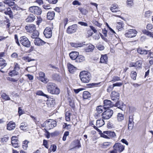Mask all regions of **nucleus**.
<instances>
[{
    "instance_id": "1",
    "label": "nucleus",
    "mask_w": 153,
    "mask_h": 153,
    "mask_svg": "<svg viewBox=\"0 0 153 153\" xmlns=\"http://www.w3.org/2000/svg\"><path fill=\"white\" fill-rule=\"evenodd\" d=\"M48 91L51 94H58L60 93V90L56 85L52 82L48 83L47 86Z\"/></svg>"
},
{
    "instance_id": "2",
    "label": "nucleus",
    "mask_w": 153,
    "mask_h": 153,
    "mask_svg": "<svg viewBox=\"0 0 153 153\" xmlns=\"http://www.w3.org/2000/svg\"><path fill=\"white\" fill-rule=\"evenodd\" d=\"M79 77L82 82L84 83L89 82L91 79V75L89 72L86 71H82L80 72Z\"/></svg>"
},
{
    "instance_id": "3",
    "label": "nucleus",
    "mask_w": 153,
    "mask_h": 153,
    "mask_svg": "<svg viewBox=\"0 0 153 153\" xmlns=\"http://www.w3.org/2000/svg\"><path fill=\"white\" fill-rule=\"evenodd\" d=\"M113 150L111 151L110 153H120L125 149V146L120 143L115 144L113 146Z\"/></svg>"
},
{
    "instance_id": "4",
    "label": "nucleus",
    "mask_w": 153,
    "mask_h": 153,
    "mask_svg": "<svg viewBox=\"0 0 153 153\" xmlns=\"http://www.w3.org/2000/svg\"><path fill=\"white\" fill-rule=\"evenodd\" d=\"M147 30L144 29L142 31L143 33L148 36L153 38V25L151 24H149L146 26Z\"/></svg>"
},
{
    "instance_id": "5",
    "label": "nucleus",
    "mask_w": 153,
    "mask_h": 153,
    "mask_svg": "<svg viewBox=\"0 0 153 153\" xmlns=\"http://www.w3.org/2000/svg\"><path fill=\"white\" fill-rule=\"evenodd\" d=\"M100 135L101 137L106 139H110L115 137L116 135L114 131H104L103 133H101Z\"/></svg>"
},
{
    "instance_id": "6",
    "label": "nucleus",
    "mask_w": 153,
    "mask_h": 153,
    "mask_svg": "<svg viewBox=\"0 0 153 153\" xmlns=\"http://www.w3.org/2000/svg\"><path fill=\"white\" fill-rule=\"evenodd\" d=\"M46 127L48 130L53 128L56 126V122L50 119L46 121L45 123Z\"/></svg>"
},
{
    "instance_id": "7",
    "label": "nucleus",
    "mask_w": 153,
    "mask_h": 153,
    "mask_svg": "<svg viewBox=\"0 0 153 153\" xmlns=\"http://www.w3.org/2000/svg\"><path fill=\"white\" fill-rule=\"evenodd\" d=\"M19 41L20 43L25 47L29 48L30 46V42L25 36L21 37L20 38Z\"/></svg>"
},
{
    "instance_id": "8",
    "label": "nucleus",
    "mask_w": 153,
    "mask_h": 153,
    "mask_svg": "<svg viewBox=\"0 0 153 153\" xmlns=\"http://www.w3.org/2000/svg\"><path fill=\"white\" fill-rule=\"evenodd\" d=\"M29 11L31 13L36 15H40L42 13L41 9L37 6H33L29 8Z\"/></svg>"
},
{
    "instance_id": "9",
    "label": "nucleus",
    "mask_w": 153,
    "mask_h": 153,
    "mask_svg": "<svg viewBox=\"0 0 153 153\" xmlns=\"http://www.w3.org/2000/svg\"><path fill=\"white\" fill-rule=\"evenodd\" d=\"M113 113L112 110L110 109H108L102 113V117L103 119H108L111 117Z\"/></svg>"
},
{
    "instance_id": "10",
    "label": "nucleus",
    "mask_w": 153,
    "mask_h": 153,
    "mask_svg": "<svg viewBox=\"0 0 153 153\" xmlns=\"http://www.w3.org/2000/svg\"><path fill=\"white\" fill-rule=\"evenodd\" d=\"M137 31L135 30L130 29L125 33V36L128 38H132L135 36Z\"/></svg>"
},
{
    "instance_id": "11",
    "label": "nucleus",
    "mask_w": 153,
    "mask_h": 153,
    "mask_svg": "<svg viewBox=\"0 0 153 153\" xmlns=\"http://www.w3.org/2000/svg\"><path fill=\"white\" fill-rule=\"evenodd\" d=\"M52 29L51 28L47 27L45 29L44 31V34L46 38H50L52 36Z\"/></svg>"
},
{
    "instance_id": "12",
    "label": "nucleus",
    "mask_w": 153,
    "mask_h": 153,
    "mask_svg": "<svg viewBox=\"0 0 153 153\" xmlns=\"http://www.w3.org/2000/svg\"><path fill=\"white\" fill-rule=\"evenodd\" d=\"M105 124L104 121L103 119H100L97 121L96 126H93V127L96 130L98 131H101L98 127H100L103 126Z\"/></svg>"
},
{
    "instance_id": "13",
    "label": "nucleus",
    "mask_w": 153,
    "mask_h": 153,
    "mask_svg": "<svg viewBox=\"0 0 153 153\" xmlns=\"http://www.w3.org/2000/svg\"><path fill=\"white\" fill-rule=\"evenodd\" d=\"M142 64V61L141 60H139L135 62H131L129 64V67H134L137 68H141Z\"/></svg>"
},
{
    "instance_id": "14",
    "label": "nucleus",
    "mask_w": 153,
    "mask_h": 153,
    "mask_svg": "<svg viewBox=\"0 0 153 153\" xmlns=\"http://www.w3.org/2000/svg\"><path fill=\"white\" fill-rule=\"evenodd\" d=\"M110 9L112 12H118V14H120L121 13V12L120 11L118 6L116 4H112L110 7Z\"/></svg>"
},
{
    "instance_id": "15",
    "label": "nucleus",
    "mask_w": 153,
    "mask_h": 153,
    "mask_svg": "<svg viewBox=\"0 0 153 153\" xmlns=\"http://www.w3.org/2000/svg\"><path fill=\"white\" fill-rule=\"evenodd\" d=\"M39 76L37 77V79L41 81L42 82L46 83L48 81L47 79L45 78V74L42 72H40L39 73Z\"/></svg>"
},
{
    "instance_id": "16",
    "label": "nucleus",
    "mask_w": 153,
    "mask_h": 153,
    "mask_svg": "<svg viewBox=\"0 0 153 153\" xmlns=\"http://www.w3.org/2000/svg\"><path fill=\"white\" fill-rule=\"evenodd\" d=\"M103 103L104 104V107L105 108V109L111 107L114 105L113 103L110 100H104Z\"/></svg>"
},
{
    "instance_id": "17",
    "label": "nucleus",
    "mask_w": 153,
    "mask_h": 153,
    "mask_svg": "<svg viewBox=\"0 0 153 153\" xmlns=\"http://www.w3.org/2000/svg\"><path fill=\"white\" fill-rule=\"evenodd\" d=\"M25 29L27 31L30 33H32L35 31H36V30L35 25H29L26 26Z\"/></svg>"
},
{
    "instance_id": "18",
    "label": "nucleus",
    "mask_w": 153,
    "mask_h": 153,
    "mask_svg": "<svg viewBox=\"0 0 153 153\" xmlns=\"http://www.w3.org/2000/svg\"><path fill=\"white\" fill-rule=\"evenodd\" d=\"M76 30V25H75L69 26L67 28V32L69 34H71L75 32Z\"/></svg>"
},
{
    "instance_id": "19",
    "label": "nucleus",
    "mask_w": 153,
    "mask_h": 153,
    "mask_svg": "<svg viewBox=\"0 0 153 153\" xmlns=\"http://www.w3.org/2000/svg\"><path fill=\"white\" fill-rule=\"evenodd\" d=\"M19 68L16 66L13 70L10 71L9 73V75L12 77L14 76H18L17 77L19 76V73L17 71L18 70H19Z\"/></svg>"
},
{
    "instance_id": "20",
    "label": "nucleus",
    "mask_w": 153,
    "mask_h": 153,
    "mask_svg": "<svg viewBox=\"0 0 153 153\" xmlns=\"http://www.w3.org/2000/svg\"><path fill=\"white\" fill-rule=\"evenodd\" d=\"M35 45L39 46L42 45L45 43V42L39 38L35 39L34 40Z\"/></svg>"
},
{
    "instance_id": "21",
    "label": "nucleus",
    "mask_w": 153,
    "mask_h": 153,
    "mask_svg": "<svg viewBox=\"0 0 153 153\" xmlns=\"http://www.w3.org/2000/svg\"><path fill=\"white\" fill-rule=\"evenodd\" d=\"M111 96L112 100H118L119 97V94L116 91H113L111 93Z\"/></svg>"
},
{
    "instance_id": "22",
    "label": "nucleus",
    "mask_w": 153,
    "mask_h": 153,
    "mask_svg": "<svg viewBox=\"0 0 153 153\" xmlns=\"http://www.w3.org/2000/svg\"><path fill=\"white\" fill-rule=\"evenodd\" d=\"M16 124L13 121L10 122L7 124V129L9 130H12L15 128Z\"/></svg>"
},
{
    "instance_id": "23",
    "label": "nucleus",
    "mask_w": 153,
    "mask_h": 153,
    "mask_svg": "<svg viewBox=\"0 0 153 153\" xmlns=\"http://www.w3.org/2000/svg\"><path fill=\"white\" fill-rule=\"evenodd\" d=\"M78 55L79 53L76 51L72 52L69 54L70 57L72 60H76Z\"/></svg>"
},
{
    "instance_id": "24",
    "label": "nucleus",
    "mask_w": 153,
    "mask_h": 153,
    "mask_svg": "<svg viewBox=\"0 0 153 153\" xmlns=\"http://www.w3.org/2000/svg\"><path fill=\"white\" fill-rule=\"evenodd\" d=\"M107 61L108 57L107 55L106 54L102 55L100 58V63L106 64Z\"/></svg>"
},
{
    "instance_id": "25",
    "label": "nucleus",
    "mask_w": 153,
    "mask_h": 153,
    "mask_svg": "<svg viewBox=\"0 0 153 153\" xmlns=\"http://www.w3.org/2000/svg\"><path fill=\"white\" fill-rule=\"evenodd\" d=\"M67 66L68 71L70 73H73L76 69V68L70 63H68L67 64Z\"/></svg>"
},
{
    "instance_id": "26",
    "label": "nucleus",
    "mask_w": 153,
    "mask_h": 153,
    "mask_svg": "<svg viewBox=\"0 0 153 153\" xmlns=\"http://www.w3.org/2000/svg\"><path fill=\"white\" fill-rule=\"evenodd\" d=\"M104 109H105V108L103 106L100 105L98 106L96 108V110L97 112V113H95V115L97 117H99L98 114H100L103 111V110Z\"/></svg>"
},
{
    "instance_id": "27",
    "label": "nucleus",
    "mask_w": 153,
    "mask_h": 153,
    "mask_svg": "<svg viewBox=\"0 0 153 153\" xmlns=\"http://www.w3.org/2000/svg\"><path fill=\"white\" fill-rule=\"evenodd\" d=\"M149 51H147L142 49L141 48H139L137 49V52L138 53L141 55H146L148 53V52Z\"/></svg>"
},
{
    "instance_id": "28",
    "label": "nucleus",
    "mask_w": 153,
    "mask_h": 153,
    "mask_svg": "<svg viewBox=\"0 0 153 153\" xmlns=\"http://www.w3.org/2000/svg\"><path fill=\"white\" fill-rule=\"evenodd\" d=\"M55 15V13L54 11L49 12L47 14V18L50 20L53 19Z\"/></svg>"
},
{
    "instance_id": "29",
    "label": "nucleus",
    "mask_w": 153,
    "mask_h": 153,
    "mask_svg": "<svg viewBox=\"0 0 153 153\" xmlns=\"http://www.w3.org/2000/svg\"><path fill=\"white\" fill-rule=\"evenodd\" d=\"M70 45L72 47L75 48L81 47H82L84 45L82 43H76L74 42H71Z\"/></svg>"
},
{
    "instance_id": "30",
    "label": "nucleus",
    "mask_w": 153,
    "mask_h": 153,
    "mask_svg": "<svg viewBox=\"0 0 153 153\" xmlns=\"http://www.w3.org/2000/svg\"><path fill=\"white\" fill-rule=\"evenodd\" d=\"M6 10H5L4 11V13L6 15H8L10 17H13V14L11 10V9L9 7L6 8Z\"/></svg>"
},
{
    "instance_id": "31",
    "label": "nucleus",
    "mask_w": 153,
    "mask_h": 153,
    "mask_svg": "<svg viewBox=\"0 0 153 153\" xmlns=\"http://www.w3.org/2000/svg\"><path fill=\"white\" fill-rule=\"evenodd\" d=\"M20 128L22 130H27L28 129L27 124L25 122L21 123L20 126Z\"/></svg>"
},
{
    "instance_id": "32",
    "label": "nucleus",
    "mask_w": 153,
    "mask_h": 153,
    "mask_svg": "<svg viewBox=\"0 0 153 153\" xmlns=\"http://www.w3.org/2000/svg\"><path fill=\"white\" fill-rule=\"evenodd\" d=\"M116 27L118 30L121 31L123 29V23L122 22H117L116 24Z\"/></svg>"
},
{
    "instance_id": "33",
    "label": "nucleus",
    "mask_w": 153,
    "mask_h": 153,
    "mask_svg": "<svg viewBox=\"0 0 153 153\" xmlns=\"http://www.w3.org/2000/svg\"><path fill=\"white\" fill-rule=\"evenodd\" d=\"M91 97L90 93L88 91H84L83 93V97L84 99H87Z\"/></svg>"
},
{
    "instance_id": "34",
    "label": "nucleus",
    "mask_w": 153,
    "mask_h": 153,
    "mask_svg": "<svg viewBox=\"0 0 153 153\" xmlns=\"http://www.w3.org/2000/svg\"><path fill=\"white\" fill-rule=\"evenodd\" d=\"M35 19V16L33 14H30L26 19V21L27 22H33Z\"/></svg>"
},
{
    "instance_id": "35",
    "label": "nucleus",
    "mask_w": 153,
    "mask_h": 153,
    "mask_svg": "<svg viewBox=\"0 0 153 153\" xmlns=\"http://www.w3.org/2000/svg\"><path fill=\"white\" fill-rule=\"evenodd\" d=\"M14 1L15 0H4V2L8 6H13L15 4L14 2Z\"/></svg>"
},
{
    "instance_id": "36",
    "label": "nucleus",
    "mask_w": 153,
    "mask_h": 153,
    "mask_svg": "<svg viewBox=\"0 0 153 153\" xmlns=\"http://www.w3.org/2000/svg\"><path fill=\"white\" fill-rule=\"evenodd\" d=\"M6 4L4 2V1H3L2 2H0V11L2 12L3 11H4L6 10V7H5V4Z\"/></svg>"
},
{
    "instance_id": "37",
    "label": "nucleus",
    "mask_w": 153,
    "mask_h": 153,
    "mask_svg": "<svg viewBox=\"0 0 153 153\" xmlns=\"http://www.w3.org/2000/svg\"><path fill=\"white\" fill-rule=\"evenodd\" d=\"M85 60V58L82 55H78L76 60V61L77 62H81Z\"/></svg>"
},
{
    "instance_id": "38",
    "label": "nucleus",
    "mask_w": 153,
    "mask_h": 153,
    "mask_svg": "<svg viewBox=\"0 0 153 153\" xmlns=\"http://www.w3.org/2000/svg\"><path fill=\"white\" fill-rule=\"evenodd\" d=\"M94 48V46L90 44L87 46L85 49V51L87 52H90L92 51Z\"/></svg>"
},
{
    "instance_id": "39",
    "label": "nucleus",
    "mask_w": 153,
    "mask_h": 153,
    "mask_svg": "<svg viewBox=\"0 0 153 153\" xmlns=\"http://www.w3.org/2000/svg\"><path fill=\"white\" fill-rule=\"evenodd\" d=\"M22 59L26 62H30L31 61H34V59H32L28 56H24L22 57Z\"/></svg>"
},
{
    "instance_id": "40",
    "label": "nucleus",
    "mask_w": 153,
    "mask_h": 153,
    "mask_svg": "<svg viewBox=\"0 0 153 153\" xmlns=\"http://www.w3.org/2000/svg\"><path fill=\"white\" fill-rule=\"evenodd\" d=\"M124 116L123 114L120 113L118 114L117 115V119L118 121H121L124 120Z\"/></svg>"
},
{
    "instance_id": "41",
    "label": "nucleus",
    "mask_w": 153,
    "mask_h": 153,
    "mask_svg": "<svg viewBox=\"0 0 153 153\" xmlns=\"http://www.w3.org/2000/svg\"><path fill=\"white\" fill-rule=\"evenodd\" d=\"M32 34L31 37L32 38L36 39L38 38V37L39 35V33L38 31H35Z\"/></svg>"
},
{
    "instance_id": "42",
    "label": "nucleus",
    "mask_w": 153,
    "mask_h": 153,
    "mask_svg": "<svg viewBox=\"0 0 153 153\" xmlns=\"http://www.w3.org/2000/svg\"><path fill=\"white\" fill-rule=\"evenodd\" d=\"M73 143L75 145L74 148L77 147L78 148H79L81 146L80 142L78 140H75L73 142Z\"/></svg>"
},
{
    "instance_id": "43",
    "label": "nucleus",
    "mask_w": 153,
    "mask_h": 153,
    "mask_svg": "<svg viewBox=\"0 0 153 153\" xmlns=\"http://www.w3.org/2000/svg\"><path fill=\"white\" fill-rule=\"evenodd\" d=\"M6 65L5 61L2 58H0V66L4 67Z\"/></svg>"
},
{
    "instance_id": "44",
    "label": "nucleus",
    "mask_w": 153,
    "mask_h": 153,
    "mask_svg": "<svg viewBox=\"0 0 153 153\" xmlns=\"http://www.w3.org/2000/svg\"><path fill=\"white\" fill-rule=\"evenodd\" d=\"M29 142H28L27 140H25L23 141L22 143V148L24 150H26L28 147V143Z\"/></svg>"
},
{
    "instance_id": "45",
    "label": "nucleus",
    "mask_w": 153,
    "mask_h": 153,
    "mask_svg": "<svg viewBox=\"0 0 153 153\" xmlns=\"http://www.w3.org/2000/svg\"><path fill=\"white\" fill-rule=\"evenodd\" d=\"M1 96L2 98L6 100H9L10 98L5 93H3L1 94Z\"/></svg>"
},
{
    "instance_id": "46",
    "label": "nucleus",
    "mask_w": 153,
    "mask_h": 153,
    "mask_svg": "<svg viewBox=\"0 0 153 153\" xmlns=\"http://www.w3.org/2000/svg\"><path fill=\"white\" fill-rule=\"evenodd\" d=\"M137 73L135 71H132L131 73V77L132 79L135 80L136 79Z\"/></svg>"
},
{
    "instance_id": "47",
    "label": "nucleus",
    "mask_w": 153,
    "mask_h": 153,
    "mask_svg": "<svg viewBox=\"0 0 153 153\" xmlns=\"http://www.w3.org/2000/svg\"><path fill=\"white\" fill-rule=\"evenodd\" d=\"M36 94L37 95L44 96L46 97L47 98H48L49 97L48 95L44 94L41 91H37L36 92Z\"/></svg>"
},
{
    "instance_id": "48",
    "label": "nucleus",
    "mask_w": 153,
    "mask_h": 153,
    "mask_svg": "<svg viewBox=\"0 0 153 153\" xmlns=\"http://www.w3.org/2000/svg\"><path fill=\"white\" fill-rule=\"evenodd\" d=\"M78 9L82 14L84 15H86L88 12L87 10L83 8L79 7Z\"/></svg>"
},
{
    "instance_id": "49",
    "label": "nucleus",
    "mask_w": 153,
    "mask_h": 153,
    "mask_svg": "<svg viewBox=\"0 0 153 153\" xmlns=\"http://www.w3.org/2000/svg\"><path fill=\"white\" fill-rule=\"evenodd\" d=\"M120 80V77L118 76H114L112 77L111 82H114L116 81Z\"/></svg>"
},
{
    "instance_id": "50",
    "label": "nucleus",
    "mask_w": 153,
    "mask_h": 153,
    "mask_svg": "<svg viewBox=\"0 0 153 153\" xmlns=\"http://www.w3.org/2000/svg\"><path fill=\"white\" fill-rule=\"evenodd\" d=\"M11 144L12 146L15 148H18L19 147L18 140L11 141Z\"/></svg>"
},
{
    "instance_id": "51",
    "label": "nucleus",
    "mask_w": 153,
    "mask_h": 153,
    "mask_svg": "<svg viewBox=\"0 0 153 153\" xmlns=\"http://www.w3.org/2000/svg\"><path fill=\"white\" fill-rule=\"evenodd\" d=\"M70 113L67 112L65 114V119L66 121H69L70 120Z\"/></svg>"
},
{
    "instance_id": "52",
    "label": "nucleus",
    "mask_w": 153,
    "mask_h": 153,
    "mask_svg": "<svg viewBox=\"0 0 153 153\" xmlns=\"http://www.w3.org/2000/svg\"><path fill=\"white\" fill-rule=\"evenodd\" d=\"M111 143L110 142H104L102 145L103 147V148H106L109 147Z\"/></svg>"
},
{
    "instance_id": "53",
    "label": "nucleus",
    "mask_w": 153,
    "mask_h": 153,
    "mask_svg": "<svg viewBox=\"0 0 153 153\" xmlns=\"http://www.w3.org/2000/svg\"><path fill=\"white\" fill-rule=\"evenodd\" d=\"M19 78L20 76H18V77H17V78L16 79H14L13 78H10L9 77H8L7 78V79L12 82H16L19 80Z\"/></svg>"
},
{
    "instance_id": "54",
    "label": "nucleus",
    "mask_w": 153,
    "mask_h": 153,
    "mask_svg": "<svg viewBox=\"0 0 153 153\" xmlns=\"http://www.w3.org/2000/svg\"><path fill=\"white\" fill-rule=\"evenodd\" d=\"M123 83L119 82L113 84L112 85L114 87L115 86L120 87L121 86L123 85Z\"/></svg>"
},
{
    "instance_id": "55",
    "label": "nucleus",
    "mask_w": 153,
    "mask_h": 153,
    "mask_svg": "<svg viewBox=\"0 0 153 153\" xmlns=\"http://www.w3.org/2000/svg\"><path fill=\"white\" fill-rule=\"evenodd\" d=\"M97 48L100 50H102L104 49V47L101 45H99L96 46Z\"/></svg>"
},
{
    "instance_id": "56",
    "label": "nucleus",
    "mask_w": 153,
    "mask_h": 153,
    "mask_svg": "<svg viewBox=\"0 0 153 153\" xmlns=\"http://www.w3.org/2000/svg\"><path fill=\"white\" fill-rule=\"evenodd\" d=\"M93 23L95 25L100 27H101L102 24L99 23L97 21L94 20L93 22Z\"/></svg>"
},
{
    "instance_id": "57",
    "label": "nucleus",
    "mask_w": 153,
    "mask_h": 153,
    "mask_svg": "<svg viewBox=\"0 0 153 153\" xmlns=\"http://www.w3.org/2000/svg\"><path fill=\"white\" fill-rule=\"evenodd\" d=\"M14 38H15V41L16 43L18 45L20 46V44L19 41L18 36L16 34H15V35Z\"/></svg>"
},
{
    "instance_id": "58",
    "label": "nucleus",
    "mask_w": 153,
    "mask_h": 153,
    "mask_svg": "<svg viewBox=\"0 0 153 153\" xmlns=\"http://www.w3.org/2000/svg\"><path fill=\"white\" fill-rule=\"evenodd\" d=\"M152 12L151 11L149 10L146 11L145 13V16L147 17H149L151 15Z\"/></svg>"
},
{
    "instance_id": "59",
    "label": "nucleus",
    "mask_w": 153,
    "mask_h": 153,
    "mask_svg": "<svg viewBox=\"0 0 153 153\" xmlns=\"http://www.w3.org/2000/svg\"><path fill=\"white\" fill-rule=\"evenodd\" d=\"M13 7H12V9L13 10H19L20 8L18 7L16 5H14L13 6Z\"/></svg>"
},
{
    "instance_id": "60",
    "label": "nucleus",
    "mask_w": 153,
    "mask_h": 153,
    "mask_svg": "<svg viewBox=\"0 0 153 153\" xmlns=\"http://www.w3.org/2000/svg\"><path fill=\"white\" fill-rule=\"evenodd\" d=\"M18 113L19 114V116H21L22 114L24 113V111H23L21 109V107H19L18 108Z\"/></svg>"
},
{
    "instance_id": "61",
    "label": "nucleus",
    "mask_w": 153,
    "mask_h": 153,
    "mask_svg": "<svg viewBox=\"0 0 153 153\" xmlns=\"http://www.w3.org/2000/svg\"><path fill=\"white\" fill-rule=\"evenodd\" d=\"M50 149L51 151L54 152L56 151V146L55 145H53L51 147Z\"/></svg>"
},
{
    "instance_id": "62",
    "label": "nucleus",
    "mask_w": 153,
    "mask_h": 153,
    "mask_svg": "<svg viewBox=\"0 0 153 153\" xmlns=\"http://www.w3.org/2000/svg\"><path fill=\"white\" fill-rule=\"evenodd\" d=\"M72 4L74 5H80L81 4L77 0H75L73 2Z\"/></svg>"
},
{
    "instance_id": "63",
    "label": "nucleus",
    "mask_w": 153,
    "mask_h": 153,
    "mask_svg": "<svg viewBox=\"0 0 153 153\" xmlns=\"http://www.w3.org/2000/svg\"><path fill=\"white\" fill-rule=\"evenodd\" d=\"M127 4L129 5H132L133 4V0H127Z\"/></svg>"
},
{
    "instance_id": "64",
    "label": "nucleus",
    "mask_w": 153,
    "mask_h": 153,
    "mask_svg": "<svg viewBox=\"0 0 153 153\" xmlns=\"http://www.w3.org/2000/svg\"><path fill=\"white\" fill-rule=\"evenodd\" d=\"M93 34V32L91 30H88L87 32V36L88 37L91 36Z\"/></svg>"
}]
</instances>
